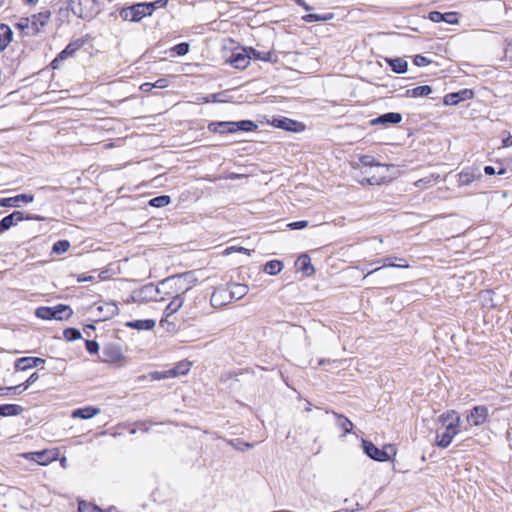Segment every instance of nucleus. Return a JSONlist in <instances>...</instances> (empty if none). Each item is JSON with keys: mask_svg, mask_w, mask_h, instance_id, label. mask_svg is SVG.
<instances>
[{"mask_svg": "<svg viewBox=\"0 0 512 512\" xmlns=\"http://www.w3.org/2000/svg\"><path fill=\"white\" fill-rule=\"evenodd\" d=\"M247 49H248V53L251 54V59L254 58V59H258V60H262V61L270 60V56H271L270 52L257 51L256 49H254L252 47H249Z\"/></svg>", "mask_w": 512, "mask_h": 512, "instance_id": "41", "label": "nucleus"}, {"mask_svg": "<svg viewBox=\"0 0 512 512\" xmlns=\"http://www.w3.org/2000/svg\"><path fill=\"white\" fill-rule=\"evenodd\" d=\"M10 393L21 394L20 386L0 387V396H7Z\"/></svg>", "mask_w": 512, "mask_h": 512, "instance_id": "47", "label": "nucleus"}, {"mask_svg": "<svg viewBox=\"0 0 512 512\" xmlns=\"http://www.w3.org/2000/svg\"><path fill=\"white\" fill-rule=\"evenodd\" d=\"M362 446H363V450H364L365 454L369 458L379 461V462H385V461L390 460V455L388 453V450L393 451V453L395 454V451H394V448L392 445H387L383 449H379L371 441L363 440Z\"/></svg>", "mask_w": 512, "mask_h": 512, "instance_id": "6", "label": "nucleus"}, {"mask_svg": "<svg viewBox=\"0 0 512 512\" xmlns=\"http://www.w3.org/2000/svg\"><path fill=\"white\" fill-rule=\"evenodd\" d=\"M505 56L507 58H510V60L512 61V44H509L506 49H505Z\"/></svg>", "mask_w": 512, "mask_h": 512, "instance_id": "62", "label": "nucleus"}, {"mask_svg": "<svg viewBox=\"0 0 512 512\" xmlns=\"http://www.w3.org/2000/svg\"><path fill=\"white\" fill-rule=\"evenodd\" d=\"M170 203H171V198H170V196H167V195L157 196V197L152 198L149 201L150 206L157 207V208L165 207V206L169 205Z\"/></svg>", "mask_w": 512, "mask_h": 512, "instance_id": "37", "label": "nucleus"}, {"mask_svg": "<svg viewBox=\"0 0 512 512\" xmlns=\"http://www.w3.org/2000/svg\"><path fill=\"white\" fill-rule=\"evenodd\" d=\"M251 54L248 53L247 48L241 51L233 52L229 58V63L237 69H245L250 64Z\"/></svg>", "mask_w": 512, "mask_h": 512, "instance_id": "15", "label": "nucleus"}, {"mask_svg": "<svg viewBox=\"0 0 512 512\" xmlns=\"http://www.w3.org/2000/svg\"><path fill=\"white\" fill-rule=\"evenodd\" d=\"M386 61L392 71L397 74H403L408 70V63L403 58H387Z\"/></svg>", "mask_w": 512, "mask_h": 512, "instance_id": "25", "label": "nucleus"}, {"mask_svg": "<svg viewBox=\"0 0 512 512\" xmlns=\"http://www.w3.org/2000/svg\"><path fill=\"white\" fill-rule=\"evenodd\" d=\"M196 281L197 279L193 272H186L162 280L159 283V289L166 296L183 297L185 293L194 287Z\"/></svg>", "mask_w": 512, "mask_h": 512, "instance_id": "1", "label": "nucleus"}, {"mask_svg": "<svg viewBox=\"0 0 512 512\" xmlns=\"http://www.w3.org/2000/svg\"><path fill=\"white\" fill-rule=\"evenodd\" d=\"M428 18L435 23L443 22L444 19V13H441L439 11H432L429 13Z\"/></svg>", "mask_w": 512, "mask_h": 512, "instance_id": "52", "label": "nucleus"}, {"mask_svg": "<svg viewBox=\"0 0 512 512\" xmlns=\"http://www.w3.org/2000/svg\"><path fill=\"white\" fill-rule=\"evenodd\" d=\"M258 128L257 124L251 120H241L238 122L234 121H222V122H211L208 125L209 131L213 133L227 134L235 133L238 131L251 132Z\"/></svg>", "mask_w": 512, "mask_h": 512, "instance_id": "3", "label": "nucleus"}, {"mask_svg": "<svg viewBox=\"0 0 512 512\" xmlns=\"http://www.w3.org/2000/svg\"><path fill=\"white\" fill-rule=\"evenodd\" d=\"M228 444L233 446L236 450H239V451H242V452L254 447V444L248 443V442H244V441H242L240 439L229 440Z\"/></svg>", "mask_w": 512, "mask_h": 512, "instance_id": "39", "label": "nucleus"}, {"mask_svg": "<svg viewBox=\"0 0 512 512\" xmlns=\"http://www.w3.org/2000/svg\"><path fill=\"white\" fill-rule=\"evenodd\" d=\"M459 14L457 12H447L444 13V19L443 22H446L448 24H458L459 23Z\"/></svg>", "mask_w": 512, "mask_h": 512, "instance_id": "44", "label": "nucleus"}, {"mask_svg": "<svg viewBox=\"0 0 512 512\" xmlns=\"http://www.w3.org/2000/svg\"><path fill=\"white\" fill-rule=\"evenodd\" d=\"M333 415L336 417L337 426L343 430V436L352 431L353 423L347 417L336 412H333Z\"/></svg>", "mask_w": 512, "mask_h": 512, "instance_id": "30", "label": "nucleus"}, {"mask_svg": "<svg viewBox=\"0 0 512 512\" xmlns=\"http://www.w3.org/2000/svg\"><path fill=\"white\" fill-rule=\"evenodd\" d=\"M70 248V242L68 240H59L54 243L52 247V252L56 254H62L68 251Z\"/></svg>", "mask_w": 512, "mask_h": 512, "instance_id": "40", "label": "nucleus"}, {"mask_svg": "<svg viewBox=\"0 0 512 512\" xmlns=\"http://www.w3.org/2000/svg\"><path fill=\"white\" fill-rule=\"evenodd\" d=\"M297 5L302 7L306 11H310L312 9L304 0H296Z\"/></svg>", "mask_w": 512, "mask_h": 512, "instance_id": "58", "label": "nucleus"}, {"mask_svg": "<svg viewBox=\"0 0 512 512\" xmlns=\"http://www.w3.org/2000/svg\"><path fill=\"white\" fill-rule=\"evenodd\" d=\"M440 178V175H434L431 174L427 177L421 178L417 180L414 185L418 188H422L423 186L432 185L434 182H436Z\"/></svg>", "mask_w": 512, "mask_h": 512, "instance_id": "38", "label": "nucleus"}, {"mask_svg": "<svg viewBox=\"0 0 512 512\" xmlns=\"http://www.w3.org/2000/svg\"><path fill=\"white\" fill-rule=\"evenodd\" d=\"M303 20L307 23L320 22V14L310 13L303 16Z\"/></svg>", "mask_w": 512, "mask_h": 512, "instance_id": "55", "label": "nucleus"}, {"mask_svg": "<svg viewBox=\"0 0 512 512\" xmlns=\"http://www.w3.org/2000/svg\"><path fill=\"white\" fill-rule=\"evenodd\" d=\"M63 336L67 341H75L81 338V332L76 328H66Z\"/></svg>", "mask_w": 512, "mask_h": 512, "instance_id": "42", "label": "nucleus"}, {"mask_svg": "<svg viewBox=\"0 0 512 512\" xmlns=\"http://www.w3.org/2000/svg\"><path fill=\"white\" fill-rule=\"evenodd\" d=\"M232 296L227 286H221L216 288L211 297L210 303L213 307H222L229 304L232 301Z\"/></svg>", "mask_w": 512, "mask_h": 512, "instance_id": "12", "label": "nucleus"}, {"mask_svg": "<svg viewBox=\"0 0 512 512\" xmlns=\"http://www.w3.org/2000/svg\"><path fill=\"white\" fill-rule=\"evenodd\" d=\"M160 294H162V291L159 289V285L155 286L154 284L149 283L132 291L130 301L134 303H145L149 301L165 300V297H160Z\"/></svg>", "mask_w": 512, "mask_h": 512, "instance_id": "5", "label": "nucleus"}, {"mask_svg": "<svg viewBox=\"0 0 512 512\" xmlns=\"http://www.w3.org/2000/svg\"><path fill=\"white\" fill-rule=\"evenodd\" d=\"M153 88H154V84H153V83H143V84L140 86V89H141L143 92H150Z\"/></svg>", "mask_w": 512, "mask_h": 512, "instance_id": "57", "label": "nucleus"}, {"mask_svg": "<svg viewBox=\"0 0 512 512\" xmlns=\"http://www.w3.org/2000/svg\"><path fill=\"white\" fill-rule=\"evenodd\" d=\"M22 457L34 461L39 465L46 466L56 459V454L49 450L23 453Z\"/></svg>", "mask_w": 512, "mask_h": 512, "instance_id": "11", "label": "nucleus"}, {"mask_svg": "<svg viewBox=\"0 0 512 512\" xmlns=\"http://www.w3.org/2000/svg\"><path fill=\"white\" fill-rule=\"evenodd\" d=\"M225 96L224 92L210 94L205 98V102H226Z\"/></svg>", "mask_w": 512, "mask_h": 512, "instance_id": "45", "label": "nucleus"}, {"mask_svg": "<svg viewBox=\"0 0 512 512\" xmlns=\"http://www.w3.org/2000/svg\"><path fill=\"white\" fill-rule=\"evenodd\" d=\"M155 325L156 322L152 319L133 320L126 323L127 327L137 330H152Z\"/></svg>", "mask_w": 512, "mask_h": 512, "instance_id": "28", "label": "nucleus"}, {"mask_svg": "<svg viewBox=\"0 0 512 512\" xmlns=\"http://www.w3.org/2000/svg\"><path fill=\"white\" fill-rule=\"evenodd\" d=\"M39 379V375L37 372H34L32 373L29 378L22 384H19L18 386H20V390H22V392L24 390H26L30 385H32L33 383H35L37 380Z\"/></svg>", "mask_w": 512, "mask_h": 512, "instance_id": "46", "label": "nucleus"}, {"mask_svg": "<svg viewBox=\"0 0 512 512\" xmlns=\"http://www.w3.org/2000/svg\"><path fill=\"white\" fill-rule=\"evenodd\" d=\"M119 15L124 21L139 22L147 17L142 3H136L129 7H123L119 10Z\"/></svg>", "mask_w": 512, "mask_h": 512, "instance_id": "8", "label": "nucleus"}, {"mask_svg": "<svg viewBox=\"0 0 512 512\" xmlns=\"http://www.w3.org/2000/svg\"><path fill=\"white\" fill-rule=\"evenodd\" d=\"M272 123L275 127L286 131L297 132L300 130V127L303 128L301 123L286 117L275 118Z\"/></svg>", "mask_w": 512, "mask_h": 512, "instance_id": "19", "label": "nucleus"}, {"mask_svg": "<svg viewBox=\"0 0 512 512\" xmlns=\"http://www.w3.org/2000/svg\"><path fill=\"white\" fill-rule=\"evenodd\" d=\"M378 263H381L382 265L380 267H376L374 269H371L367 271V273L364 276V279L367 277H370L371 275L378 273L382 268L385 267H396V268H409V264L407 261L403 258H397V257H386Z\"/></svg>", "mask_w": 512, "mask_h": 512, "instance_id": "13", "label": "nucleus"}, {"mask_svg": "<svg viewBox=\"0 0 512 512\" xmlns=\"http://www.w3.org/2000/svg\"><path fill=\"white\" fill-rule=\"evenodd\" d=\"M34 197L28 194H19L14 197L0 198V207H16L19 206V202L30 203Z\"/></svg>", "mask_w": 512, "mask_h": 512, "instance_id": "21", "label": "nucleus"}, {"mask_svg": "<svg viewBox=\"0 0 512 512\" xmlns=\"http://www.w3.org/2000/svg\"><path fill=\"white\" fill-rule=\"evenodd\" d=\"M297 263L300 265V270L306 275L310 276L314 273V267L311 264V259L307 254H302L298 257Z\"/></svg>", "mask_w": 512, "mask_h": 512, "instance_id": "29", "label": "nucleus"}, {"mask_svg": "<svg viewBox=\"0 0 512 512\" xmlns=\"http://www.w3.org/2000/svg\"><path fill=\"white\" fill-rule=\"evenodd\" d=\"M439 421L445 427L444 431L438 430L435 443L438 447L447 448L453 438L459 433L460 416L455 411L442 414Z\"/></svg>", "mask_w": 512, "mask_h": 512, "instance_id": "2", "label": "nucleus"}, {"mask_svg": "<svg viewBox=\"0 0 512 512\" xmlns=\"http://www.w3.org/2000/svg\"><path fill=\"white\" fill-rule=\"evenodd\" d=\"M402 121V115L398 112H388L385 114H382L370 121V124L372 126L376 125H382V126H389L398 124Z\"/></svg>", "mask_w": 512, "mask_h": 512, "instance_id": "16", "label": "nucleus"}, {"mask_svg": "<svg viewBox=\"0 0 512 512\" xmlns=\"http://www.w3.org/2000/svg\"><path fill=\"white\" fill-rule=\"evenodd\" d=\"M484 172H485L486 175H489V176H492V175L496 174L495 168L492 167V166H485L484 167Z\"/></svg>", "mask_w": 512, "mask_h": 512, "instance_id": "60", "label": "nucleus"}, {"mask_svg": "<svg viewBox=\"0 0 512 512\" xmlns=\"http://www.w3.org/2000/svg\"><path fill=\"white\" fill-rule=\"evenodd\" d=\"M153 84H154V88L164 89V88L168 87V80L166 78H159Z\"/></svg>", "mask_w": 512, "mask_h": 512, "instance_id": "56", "label": "nucleus"}, {"mask_svg": "<svg viewBox=\"0 0 512 512\" xmlns=\"http://www.w3.org/2000/svg\"><path fill=\"white\" fill-rule=\"evenodd\" d=\"M80 48L79 41L69 43L64 50H62L57 57L52 61L51 66L53 69L59 67V63L64 61L69 56L73 55Z\"/></svg>", "mask_w": 512, "mask_h": 512, "instance_id": "18", "label": "nucleus"}, {"mask_svg": "<svg viewBox=\"0 0 512 512\" xmlns=\"http://www.w3.org/2000/svg\"><path fill=\"white\" fill-rule=\"evenodd\" d=\"M503 147H509L512 145V136H508L502 140Z\"/></svg>", "mask_w": 512, "mask_h": 512, "instance_id": "63", "label": "nucleus"}, {"mask_svg": "<svg viewBox=\"0 0 512 512\" xmlns=\"http://www.w3.org/2000/svg\"><path fill=\"white\" fill-rule=\"evenodd\" d=\"M416 66L422 67L428 65L431 61L422 55H416L413 60Z\"/></svg>", "mask_w": 512, "mask_h": 512, "instance_id": "54", "label": "nucleus"}, {"mask_svg": "<svg viewBox=\"0 0 512 512\" xmlns=\"http://www.w3.org/2000/svg\"><path fill=\"white\" fill-rule=\"evenodd\" d=\"M40 216H34L22 211H14L13 213L5 216L0 221V233L9 230L12 226L18 224L23 220H42Z\"/></svg>", "mask_w": 512, "mask_h": 512, "instance_id": "7", "label": "nucleus"}, {"mask_svg": "<svg viewBox=\"0 0 512 512\" xmlns=\"http://www.w3.org/2000/svg\"><path fill=\"white\" fill-rule=\"evenodd\" d=\"M149 377H150L151 380L156 381V380L170 378V377H172V375H170L168 373V370L167 371H163V372L155 371V372H151L149 374Z\"/></svg>", "mask_w": 512, "mask_h": 512, "instance_id": "49", "label": "nucleus"}, {"mask_svg": "<svg viewBox=\"0 0 512 512\" xmlns=\"http://www.w3.org/2000/svg\"><path fill=\"white\" fill-rule=\"evenodd\" d=\"M51 17V11L48 9L42 10L37 14L32 15L31 23L35 32L38 33L49 21Z\"/></svg>", "mask_w": 512, "mask_h": 512, "instance_id": "20", "label": "nucleus"}, {"mask_svg": "<svg viewBox=\"0 0 512 512\" xmlns=\"http://www.w3.org/2000/svg\"><path fill=\"white\" fill-rule=\"evenodd\" d=\"M173 51L179 56H184L189 51V44L186 42L179 43L174 46Z\"/></svg>", "mask_w": 512, "mask_h": 512, "instance_id": "48", "label": "nucleus"}, {"mask_svg": "<svg viewBox=\"0 0 512 512\" xmlns=\"http://www.w3.org/2000/svg\"><path fill=\"white\" fill-rule=\"evenodd\" d=\"M458 183L459 186H467L470 185L474 180L481 177L480 173H475L471 169H465L458 175Z\"/></svg>", "mask_w": 512, "mask_h": 512, "instance_id": "24", "label": "nucleus"}, {"mask_svg": "<svg viewBox=\"0 0 512 512\" xmlns=\"http://www.w3.org/2000/svg\"><path fill=\"white\" fill-rule=\"evenodd\" d=\"M45 363V360L39 357H33V365L34 367H37L39 365H42Z\"/></svg>", "mask_w": 512, "mask_h": 512, "instance_id": "61", "label": "nucleus"}, {"mask_svg": "<svg viewBox=\"0 0 512 512\" xmlns=\"http://www.w3.org/2000/svg\"><path fill=\"white\" fill-rule=\"evenodd\" d=\"M474 93L470 89H463L455 93H449L444 96L443 102L445 105H457L464 100L472 99Z\"/></svg>", "mask_w": 512, "mask_h": 512, "instance_id": "17", "label": "nucleus"}, {"mask_svg": "<svg viewBox=\"0 0 512 512\" xmlns=\"http://www.w3.org/2000/svg\"><path fill=\"white\" fill-rule=\"evenodd\" d=\"M33 367V357H22L17 359L15 362V369L19 371H25Z\"/></svg>", "mask_w": 512, "mask_h": 512, "instance_id": "36", "label": "nucleus"}, {"mask_svg": "<svg viewBox=\"0 0 512 512\" xmlns=\"http://www.w3.org/2000/svg\"><path fill=\"white\" fill-rule=\"evenodd\" d=\"M191 367V363L188 361L179 362L175 367L168 370V373L172 375V377H176L179 375H185Z\"/></svg>", "mask_w": 512, "mask_h": 512, "instance_id": "35", "label": "nucleus"}, {"mask_svg": "<svg viewBox=\"0 0 512 512\" xmlns=\"http://www.w3.org/2000/svg\"><path fill=\"white\" fill-rule=\"evenodd\" d=\"M97 321H106L118 314V306L115 302H98L95 304Z\"/></svg>", "mask_w": 512, "mask_h": 512, "instance_id": "10", "label": "nucleus"}, {"mask_svg": "<svg viewBox=\"0 0 512 512\" xmlns=\"http://www.w3.org/2000/svg\"><path fill=\"white\" fill-rule=\"evenodd\" d=\"M359 161L360 163L363 165V166H369V167H372V166H379L380 164L379 163H375L374 161V158L372 156H369V155H363L359 158Z\"/></svg>", "mask_w": 512, "mask_h": 512, "instance_id": "50", "label": "nucleus"}, {"mask_svg": "<svg viewBox=\"0 0 512 512\" xmlns=\"http://www.w3.org/2000/svg\"><path fill=\"white\" fill-rule=\"evenodd\" d=\"M307 226L308 222L306 220L291 222L287 225V227H289L291 230L303 229Z\"/></svg>", "mask_w": 512, "mask_h": 512, "instance_id": "53", "label": "nucleus"}, {"mask_svg": "<svg viewBox=\"0 0 512 512\" xmlns=\"http://www.w3.org/2000/svg\"><path fill=\"white\" fill-rule=\"evenodd\" d=\"M431 93H432L431 86H429V85H422V86H417V87L412 88V89H408L406 91L405 95L407 97L418 98V97L428 96Z\"/></svg>", "mask_w": 512, "mask_h": 512, "instance_id": "31", "label": "nucleus"}, {"mask_svg": "<svg viewBox=\"0 0 512 512\" xmlns=\"http://www.w3.org/2000/svg\"><path fill=\"white\" fill-rule=\"evenodd\" d=\"M24 411V408L17 404H2L0 405V416H17Z\"/></svg>", "mask_w": 512, "mask_h": 512, "instance_id": "27", "label": "nucleus"}, {"mask_svg": "<svg viewBox=\"0 0 512 512\" xmlns=\"http://www.w3.org/2000/svg\"><path fill=\"white\" fill-rule=\"evenodd\" d=\"M168 298H171V301L165 308V313L167 316H170L177 312L184 303V297L179 296H167Z\"/></svg>", "mask_w": 512, "mask_h": 512, "instance_id": "32", "label": "nucleus"}, {"mask_svg": "<svg viewBox=\"0 0 512 512\" xmlns=\"http://www.w3.org/2000/svg\"><path fill=\"white\" fill-rule=\"evenodd\" d=\"M333 17H334L333 13H326V14L320 15V22L329 21V20L333 19Z\"/></svg>", "mask_w": 512, "mask_h": 512, "instance_id": "59", "label": "nucleus"}, {"mask_svg": "<svg viewBox=\"0 0 512 512\" xmlns=\"http://www.w3.org/2000/svg\"><path fill=\"white\" fill-rule=\"evenodd\" d=\"M283 269V263L279 260H271V261H268L265 265H264V272H266L267 274H270V275H277L281 272V270Z\"/></svg>", "mask_w": 512, "mask_h": 512, "instance_id": "34", "label": "nucleus"}, {"mask_svg": "<svg viewBox=\"0 0 512 512\" xmlns=\"http://www.w3.org/2000/svg\"><path fill=\"white\" fill-rule=\"evenodd\" d=\"M233 252H237V247L235 246H231V247H228L224 250V254L225 255H230L232 254Z\"/></svg>", "mask_w": 512, "mask_h": 512, "instance_id": "64", "label": "nucleus"}, {"mask_svg": "<svg viewBox=\"0 0 512 512\" xmlns=\"http://www.w3.org/2000/svg\"><path fill=\"white\" fill-rule=\"evenodd\" d=\"M13 32L8 25L1 24L0 25V51L6 49V47L12 41Z\"/></svg>", "mask_w": 512, "mask_h": 512, "instance_id": "26", "label": "nucleus"}, {"mask_svg": "<svg viewBox=\"0 0 512 512\" xmlns=\"http://www.w3.org/2000/svg\"><path fill=\"white\" fill-rule=\"evenodd\" d=\"M489 416L488 408L484 405L473 407L467 415V422L470 426H480L484 424Z\"/></svg>", "mask_w": 512, "mask_h": 512, "instance_id": "9", "label": "nucleus"}, {"mask_svg": "<svg viewBox=\"0 0 512 512\" xmlns=\"http://www.w3.org/2000/svg\"><path fill=\"white\" fill-rule=\"evenodd\" d=\"M146 16H151L156 9L165 8L168 0H156L153 2H141Z\"/></svg>", "mask_w": 512, "mask_h": 512, "instance_id": "33", "label": "nucleus"}, {"mask_svg": "<svg viewBox=\"0 0 512 512\" xmlns=\"http://www.w3.org/2000/svg\"><path fill=\"white\" fill-rule=\"evenodd\" d=\"M73 314L72 309L68 305L58 304L54 307L41 306L35 310L36 317L43 320H67Z\"/></svg>", "mask_w": 512, "mask_h": 512, "instance_id": "4", "label": "nucleus"}, {"mask_svg": "<svg viewBox=\"0 0 512 512\" xmlns=\"http://www.w3.org/2000/svg\"><path fill=\"white\" fill-rule=\"evenodd\" d=\"M78 510L79 512H102L99 507L86 502H80Z\"/></svg>", "mask_w": 512, "mask_h": 512, "instance_id": "43", "label": "nucleus"}, {"mask_svg": "<svg viewBox=\"0 0 512 512\" xmlns=\"http://www.w3.org/2000/svg\"><path fill=\"white\" fill-rule=\"evenodd\" d=\"M100 413V409L93 406L75 409L72 412L73 418L91 419Z\"/></svg>", "mask_w": 512, "mask_h": 512, "instance_id": "22", "label": "nucleus"}, {"mask_svg": "<svg viewBox=\"0 0 512 512\" xmlns=\"http://www.w3.org/2000/svg\"><path fill=\"white\" fill-rule=\"evenodd\" d=\"M227 288H229L233 300L242 299L249 291L248 286L241 283L229 284L227 285Z\"/></svg>", "mask_w": 512, "mask_h": 512, "instance_id": "23", "label": "nucleus"}, {"mask_svg": "<svg viewBox=\"0 0 512 512\" xmlns=\"http://www.w3.org/2000/svg\"><path fill=\"white\" fill-rule=\"evenodd\" d=\"M98 5V0H78L77 5L72 8V11L78 17L86 19L92 16L95 7Z\"/></svg>", "mask_w": 512, "mask_h": 512, "instance_id": "14", "label": "nucleus"}, {"mask_svg": "<svg viewBox=\"0 0 512 512\" xmlns=\"http://www.w3.org/2000/svg\"><path fill=\"white\" fill-rule=\"evenodd\" d=\"M85 346H86V350L90 354H95L99 351V344L94 340H86Z\"/></svg>", "mask_w": 512, "mask_h": 512, "instance_id": "51", "label": "nucleus"}]
</instances>
